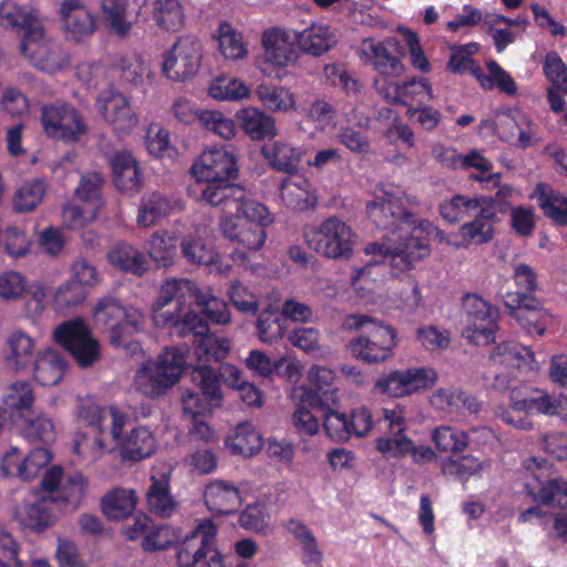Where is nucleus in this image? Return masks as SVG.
<instances>
[{"label": "nucleus", "mask_w": 567, "mask_h": 567, "mask_svg": "<svg viewBox=\"0 0 567 567\" xmlns=\"http://www.w3.org/2000/svg\"><path fill=\"white\" fill-rule=\"evenodd\" d=\"M86 295L87 291L82 285L70 279L55 289L52 302L56 310L64 311L83 303Z\"/></svg>", "instance_id": "53"}, {"label": "nucleus", "mask_w": 567, "mask_h": 567, "mask_svg": "<svg viewBox=\"0 0 567 567\" xmlns=\"http://www.w3.org/2000/svg\"><path fill=\"white\" fill-rule=\"evenodd\" d=\"M35 395L30 383L21 381L11 383L3 396V413L18 424L30 417L35 411Z\"/></svg>", "instance_id": "23"}, {"label": "nucleus", "mask_w": 567, "mask_h": 567, "mask_svg": "<svg viewBox=\"0 0 567 567\" xmlns=\"http://www.w3.org/2000/svg\"><path fill=\"white\" fill-rule=\"evenodd\" d=\"M33 377L43 386L56 385L66 370V362L58 350H40L32 363Z\"/></svg>", "instance_id": "29"}, {"label": "nucleus", "mask_w": 567, "mask_h": 567, "mask_svg": "<svg viewBox=\"0 0 567 567\" xmlns=\"http://www.w3.org/2000/svg\"><path fill=\"white\" fill-rule=\"evenodd\" d=\"M489 358L496 363L519 369L527 363L528 358H533V352L516 343L503 342L493 349Z\"/></svg>", "instance_id": "54"}, {"label": "nucleus", "mask_w": 567, "mask_h": 567, "mask_svg": "<svg viewBox=\"0 0 567 567\" xmlns=\"http://www.w3.org/2000/svg\"><path fill=\"white\" fill-rule=\"evenodd\" d=\"M185 368V353L178 348H165L155 360L144 362L136 372V389L150 399H158L181 380Z\"/></svg>", "instance_id": "4"}, {"label": "nucleus", "mask_w": 567, "mask_h": 567, "mask_svg": "<svg viewBox=\"0 0 567 567\" xmlns=\"http://www.w3.org/2000/svg\"><path fill=\"white\" fill-rule=\"evenodd\" d=\"M184 258L194 265H212L216 261V251L200 237H187L181 241Z\"/></svg>", "instance_id": "49"}, {"label": "nucleus", "mask_w": 567, "mask_h": 567, "mask_svg": "<svg viewBox=\"0 0 567 567\" xmlns=\"http://www.w3.org/2000/svg\"><path fill=\"white\" fill-rule=\"evenodd\" d=\"M194 281L187 278H171L161 286L152 306L153 321L159 328H174L181 337L189 331L202 333L205 330L197 312L188 310L192 306Z\"/></svg>", "instance_id": "1"}, {"label": "nucleus", "mask_w": 567, "mask_h": 567, "mask_svg": "<svg viewBox=\"0 0 567 567\" xmlns=\"http://www.w3.org/2000/svg\"><path fill=\"white\" fill-rule=\"evenodd\" d=\"M399 47L395 38H388L382 42L371 39L364 40L363 52L373 61V65L381 72L391 76H399L403 72L400 60L392 54V50Z\"/></svg>", "instance_id": "28"}, {"label": "nucleus", "mask_w": 567, "mask_h": 567, "mask_svg": "<svg viewBox=\"0 0 567 567\" xmlns=\"http://www.w3.org/2000/svg\"><path fill=\"white\" fill-rule=\"evenodd\" d=\"M225 445L234 455L250 457L262 447V437L252 426L240 424L235 433L226 439Z\"/></svg>", "instance_id": "41"}, {"label": "nucleus", "mask_w": 567, "mask_h": 567, "mask_svg": "<svg viewBox=\"0 0 567 567\" xmlns=\"http://www.w3.org/2000/svg\"><path fill=\"white\" fill-rule=\"evenodd\" d=\"M79 415L89 426L97 432V435L94 437V444L101 451L110 447V439L118 440V434L122 433L125 424L124 415L115 409L101 408L92 402L82 404Z\"/></svg>", "instance_id": "13"}, {"label": "nucleus", "mask_w": 567, "mask_h": 567, "mask_svg": "<svg viewBox=\"0 0 567 567\" xmlns=\"http://www.w3.org/2000/svg\"><path fill=\"white\" fill-rule=\"evenodd\" d=\"M532 197L536 198L544 215L556 226H567V197L545 183L536 185Z\"/></svg>", "instance_id": "31"}, {"label": "nucleus", "mask_w": 567, "mask_h": 567, "mask_svg": "<svg viewBox=\"0 0 567 567\" xmlns=\"http://www.w3.org/2000/svg\"><path fill=\"white\" fill-rule=\"evenodd\" d=\"M59 12L66 38L72 41L81 42L97 29L95 16L81 0H63Z\"/></svg>", "instance_id": "19"}, {"label": "nucleus", "mask_w": 567, "mask_h": 567, "mask_svg": "<svg viewBox=\"0 0 567 567\" xmlns=\"http://www.w3.org/2000/svg\"><path fill=\"white\" fill-rule=\"evenodd\" d=\"M219 49L226 59H239L247 54L243 43V37L236 32L230 24L221 22L219 24Z\"/></svg>", "instance_id": "61"}, {"label": "nucleus", "mask_w": 567, "mask_h": 567, "mask_svg": "<svg viewBox=\"0 0 567 567\" xmlns=\"http://www.w3.org/2000/svg\"><path fill=\"white\" fill-rule=\"evenodd\" d=\"M155 20L167 31H177L184 21V13L178 0H157L155 3Z\"/></svg>", "instance_id": "52"}, {"label": "nucleus", "mask_w": 567, "mask_h": 567, "mask_svg": "<svg viewBox=\"0 0 567 567\" xmlns=\"http://www.w3.org/2000/svg\"><path fill=\"white\" fill-rule=\"evenodd\" d=\"M261 154L274 169L288 174L296 173L301 162V152L284 141L264 144Z\"/></svg>", "instance_id": "32"}, {"label": "nucleus", "mask_w": 567, "mask_h": 567, "mask_svg": "<svg viewBox=\"0 0 567 567\" xmlns=\"http://www.w3.org/2000/svg\"><path fill=\"white\" fill-rule=\"evenodd\" d=\"M148 511L162 518L169 517L176 509L177 503L171 494L168 478L163 474L162 478L152 476V484L147 493Z\"/></svg>", "instance_id": "40"}, {"label": "nucleus", "mask_w": 567, "mask_h": 567, "mask_svg": "<svg viewBox=\"0 0 567 567\" xmlns=\"http://www.w3.org/2000/svg\"><path fill=\"white\" fill-rule=\"evenodd\" d=\"M204 502L215 515H230L237 512L241 499L235 485L225 481H214L205 488Z\"/></svg>", "instance_id": "25"}, {"label": "nucleus", "mask_w": 567, "mask_h": 567, "mask_svg": "<svg viewBox=\"0 0 567 567\" xmlns=\"http://www.w3.org/2000/svg\"><path fill=\"white\" fill-rule=\"evenodd\" d=\"M137 495L134 489L117 487L106 493L101 501L103 514L109 519H124L135 509Z\"/></svg>", "instance_id": "37"}, {"label": "nucleus", "mask_w": 567, "mask_h": 567, "mask_svg": "<svg viewBox=\"0 0 567 567\" xmlns=\"http://www.w3.org/2000/svg\"><path fill=\"white\" fill-rule=\"evenodd\" d=\"M233 215L247 219L251 224H258L262 229L271 223L268 208L264 204L250 198L244 188L243 198L234 206Z\"/></svg>", "instance_id": "51"}, {"label": "nucleus", "mask_w": 567, "mask_h": 567, "mask_svg": "<svg viewBox=\"0 0 567 567\" xmlns=\"http://www.w3.org/2000/svg\"><path fill=\"white\" fill-rule=\"evenodd\" d=\"M30 419L31 420H23L17 424L28 439L45 444L54 441V426L48 416L34 412Z\"/></svg>", "instance_id": "48"}, {"label": "nucleus", "mask_w": 567, "mask_h": 567, "mask_svg": "<svg viewBox=\"0 0 567 567\" xmlns=\"http://www.w3.org/2000/svg\"><path fill=\"white\" fill-rule=\"evenodd\" d=\"M198 123L214 134L229 140L235 135L236 127L231 118L219 111L200 110L197 113Z\"/></svg>", "instance_id": "56"}, {"label": "nucleus", "mask_w": 567, "mask_h": 567, "mask_svg": "<svg viewBox=\"0 0 567 567\" xmlns=\"http://www.w3.org/2000/svg\"><path fill=\"white\" fill-rule=\"evenodd\" d=\"M109 442L111 445L105 451L111 452L120 447L122 457L125 460L140 461L155 451V440L145 427L133 429L125 439H122L120 433L117 441L110 439Z\"/></svg>", "instance_id": "27"}, {"label": "nucleus", "mask_w": 567, "mask_h": 567, "mask_svg": "<svg viewBox=\"0 0 567 567\" xmlns=\"http://www.w3.org/2000/svg\"><path fill=\"white\" fill-rule=\"evenodd\" d=\"M536 411L548 416L567 414V396H551L547 392L529 386L513 388L509 392V405L499 406L497 415L508 425L528 431L534 426L529 413Z\"/></svg>", "instance_id": "3"}, {"label": "nucleus", "mask_w": 567, "mask_h": 567, "mask_svg": "<svg viewBox=\"0 0 567 567\" xmlns=\"http://www.w3.org/2000/svg\"><path fill=\"white\" fill-rule=\"evenodd\" d=\"M51 457V453L47 447L32 450L22 457V462L18 466V477L22 481L33 480L50 463Z\"/></svg>", "instance_id": "60"}, {"label": "nucleus", "mask_w": 567, "mask_h": 567, "mask_svg": "<svg viewBox=\"0 0 567 567\" xmlns=\"http://www.w3.org/2000/svg\"><path fill=\"white\" fill-rule=\"evenodd\" d=\"M462 316L465 326L494 318L491 306L475 293L462 298Z\"/></svg>", "instance_id": "62"}, {"label": "nucleus", "mask_w": 567, "mask_h": 567, "mask_svg": "<svg viewBox=\"0 0 567 567\" xmlns=\"http://www.w3.org/2000/svg\"><path fill=\"white\" fill-rule=\"evenodd\" d=\"M197 181H234L238 177V165L233 152L225 148H212L204 152L192 166Z\"/></svg>", "instance_id": "17"}, {"label": "nucleus", "mask_w": 567, "mask_h": 567, "mask_svg": "<svg viewBox=\"0 0 567 567\" xmlns=\"http://www.w3.org/2000/svg\"><path fill=\"white\" fill-rule=\"evenodd\" d=\"M334 405L327 409H318L323 413V429L328 436L337 442H346L350 439L349 419L347 414L333 410Z\"/></svg>", "instance_id": "57"}, {"label": "nucleus", "mask_w": 567, "mask_h": 567, "mask_svg": "<svg viewBox=\"0 0 567 567\" xmlns=\"http://www.w3.org/2000/svg\"><path fill=\"white\" fill-rule=\"evenodd\" d=\"M171 212L168 198L159 193L153 192L142 197L137 215V225L148 228L165 218Z\"/></svg>", "instance_id": "42"}, {"label": "nucleus", "mask_w": 567, "mask_h": 567, "mask_svg": "<svg viewBox=\"0 0 567 567\" xmlns=\"http://www.w3.org/2000/svg\"><path fill=\"white\" fill-rule=\"evenodd\" d=\"M296 39L293 31L289 32L278 28L267 30L262 34V45L267 62L277 66H287L295 62L297 53L293 49Z\"/></svg>", "instance_id": "24"}, {"label": "nucleus", "mask_w": 567, "mask_h": 567, "mask_svg": "<svg viewBox=\"0 0 567 567\" xmlns=\"http://www.w3.org/2000/svg\"><path fill=\"white\" fill-rule=\"evenodd\" d=\"M216 526L199 524L186 535L176 551L179 567H224V557L216 547Z\"/></svg>", "instance_id": "8"}, {"label": "nucleus", "mask_w": 567, "mask_h": 567, "mask_svg": "<svg viewBox=\"0 0 567 567\" xmlns=\"http://www.w3.org/2000/svg\"><path fill=\"white\" fill-rule=\"evenodd\" d=\"M219 229L226 239L247 250H259L266 240V231L260 225L236 215L221 217Z\"/></svg>", "instance_id": "21"}, {"label": "nucleus", "mask_w": 567, "mask_h": 567, "mask_svg": "<svg viewBox=\"0 0 567 567\" xmlns=\"http://www.w3.org/2000/svg\"><path fill=\"white\" fill-rule=\"evenodd\" d=\"M112 68L120 71L123 81L133 86H141L145 78L151 75L148 65L136 55H115L112 60Z\"/></svg>", "instance_id": "45"}, {"label": "nucleus", "mask_w": 567, "mask_h": 567, "mask_svg": "<svg viewBox=\"0 0 567 567\" xmlns=\"http://www.w3.org/2000/svg\"><path fill=\"white\" fill-rule=\"evenodd\" d=\"M112 182L115 188L126 195L138 194L144 184V174L140 162L132 152L116 151L109 157Z\"/></svg>", "instance_id": "18"}, {"label": "nucleus", "mask_w": 567, "mask_h": 567, "mask_svg": "<svg viewBox=\"0 0 567 567\" xmlns=\"http://www.w3.org/2000/svg\"><path fill=\"white\" fill-rule=\"evenodd\" d=\"M437 380L436 372L431 368H411L392 371L380 377L374 386L382 393L393 398L410 395L433 385Z\"/></svg>", "instance_id": "14"}, {"label": "nucleus", "mask_w": 567, "mask_h": 567, "mask_svg": "<svg viewBox=\"0 0 567 567\" xmlns=\"http://www.w3.org/2000/svg\"><path fill=\"white\" fill-rule=\"evenodd\" d=\"M0 19L8 24L19 28L23 35H30L35 27H43L33 10L18 6L12 1H3L0 4Z\"/></svg>", "instance_id": "44"}, {"label": "nucleus", "mask_w": 567, "mask_h": 567, "mask_svg": "<svg viewBox=\"0 0 567 567\" xmlns=\"http://www.w3.org/2000/svg\"><path fill=\"white\" fill-rule=\"evenodd\" d=\"M196 303L206 316L218 324H226L230 321V312L227 305L215 297L204 293L194 281V293L192 296V305Z\"/></svg>", "instance_id": "47"}, {"label": "nucleus", "mask_w": 567, "mask_h": 567, "mask_svg": "<svg viewBox=\"0 0 567 567\" xmlns=\"http://www.w3.org/2000/svg\"><path fill=\"white\" fill-rule=\"evenodd\" d=\"M367 214L372 223L381 229L398 230L412 229L416 223L414 215L399 200L380 197L367 204Z\"/></svg>", "instance_id": "16"}, {"label": "nucleus", "mask_w": 567, "mask_h": 567, "mask_svg": "<svg viewBox=\"0 0 567 567\" xmlns=\"http://www.w3.org/2000/svg\"><path fill=\"white\" fill-rule=\"evenodd\" d=\"M472 218L473 220L464 223L461 227L463 237L478 245L491 241L494 237L495 220L482 217L476 210Z\"/></svg>", "instance_id": "58"}, {"label": "nucleus", "mask_w": 567, "mask_h": 567, "mask_svg": "<svg viewBox=\"0 0 567 567\" xmlns=\"http://www.w3.org/2000/svg\"><path fill=\"white\" fill-rule=\"evenodd\" d=\"M236 117L239 126L252 140L272 138L278 134L275 118L258 109H243Z\"/></svg>", "instance_id": "33"}, {"label": "nucleus", "mask_w": 567, "mask_h": 567, "mask_svg": "<svg viewBox=\"0 0 567 567\" xmlns=\"http://www.w3.org/2000/svg\"><path fill=\"white\" fill-rule=\"evenodd\" d=\"M476 202L472 197L455 195L449 203L440 205L442 217L449 223H458L473 217Z\"/></svg>", "instance_id": "59"}, {"label": "nucleus", "mask_w": 567, "mask_h": 567, "mask_svg": "<svg viewBox=\"0 0 567 567\" xmlns=\"http://www.w3.org/2000/svg\"><path fill=\"white\" fill-rule=\"evenodd\" d=\"M41 122L52 137L78 140L87 130L81 114L70 105H50L42 110Z\"/></svg>", "instance_id": "15"}, {"label": "nucleus", "mask_w": 567, "mask_h": 567, "mask_svg": "<svg viewBox=\"0 0 567 567\" xmlns=\"http://www.w3.org/2000/svg\"><path fill=\"white\" fill-rule=\"evenodd\" d=\"M147 0H127L125 6L122 0H102V12L105 22L112 33L120 38H126L132 29V21L126 19V7H135V16H138Z\"/></svg>", "instance_id": "30"}, {"label": "nucleus", "mask_w": 567, "mask_h": 567, "mask_svg": "<svg viewBox=\"0 0 567 567\" xmlns=\"http://www.w3.org/2000/svg\"><path fill=\"white\" fill-rule=\"evenodd\" d=\"M192 380L198 385L202 395L210 406H220L223 392L220 386V374L208 364H200L193 369Z\"/></svg>", "instance_id": "43"}, {"label": "nucleus", "mask_w": 567, "mask_h": 567, "mask_svg": "<svg viewBox=\"0 0 567 567\" xmlns=\"http://www.w3.org/2000/svg\"><path fill=\"white\" fill-rule=\"evenodd\" d=\"M93 318L96 327L107 333L113 347L124 348L132 354L142 351L137 341L130 340L145 323L144 313L138 308L124 306L114 297H104L94 306Z\"/></svg>", "instance_id": "2"}, {"label": "nucleus", "mask_w": 567, "mask_h": 567, "mask_svg": "<svg viewBox=\"0 0 567 567\" xmlns=\"http://www.w3.org/2000/svg\"><path fill=\"white\" fill-rule=\"evenodd\" d=\"M293 39L303 52L315 56L329 51L337 42L329 27L316 24L303 31L293 30Z\"/></svg>", "instance_id": "36"}, {"label": "nucleus", "mask_w": 567, "mask_h": 567, "mask_svg": "<svg viewBox=\"0 0 567 567\" xmlns=\"http://www.w3.org/2000/svg\"><path fill=\"white\" fill-rule=\"evenodd\" d=\"M248 87L237 79L220 76L209 86V95L216 100H239L248 96Z\"/></svg>", "instance_id": "63"}, {"label": "nucleus", "mask_w": 567, "mask_h": 567, "mask_svg": "<svg viewBox=\"0 0 567 567\" xmlns=\"http://www.w3.org/2000/svg\"><path fill=\"white\" fill-rule=\"evenodd\" d=\"M200 194L204 202L210 206L220 207L229 215L234 214V206L243 198V187L231 181H205Z\"/></svg>", "instance_id": "26"}, {"label": "nucleus", "mask_w": 567, "mask_h": 567, "mask_svg": "<svg viewBox=\"0 0 567 567\" xmlns=\"http://www.w3.org/2000/svg\"><path fill=\"white\" fill-rule=\"evenodd\" d=\"M54 340L65 348L82 368L93 365L101 358L100 343L82 319L61 323L54 331Z\"/></svg>", "instance_id": "9"}, {"label": "nucleus", "mask_w": 567, "mask_h": 567, "mask_svg": "<svg viewBox=\"0 0 567 567\" xmlns=\"http://www.w3.org/2000/svg\"><path fill=\"white\" fill-rule=\"evenodd\" d=\"M255 93L264 107L270 112L286 113L296 110L295 95L285 86L261 82L256 86Z\"/></svg>", "instance_id": "39"}, {"label": "nucleus", "mask_w": 567, "mask_h": 567, "mask_svg": "<svg viewBox=\"0 0 567 567\" xmlns=\"http://www.w3.org/2000/svg\"><path fill=\"white\" fill-rule=\"evenodd\" d=\"M177 247V238L169 233L155 231L150 240V256L159 267L173 265Z\"/></svg>", "instance_id": "46"}, {"label": "nucleus", "mask_w": 567, "mask_h": 567, "mask_svg": "<svg viewBox=\"0 0 567 567\" xmlns=\"http://www.w3.org/2000/svg\"><path fill=\"white\" fill-rule=\"evenodd\" d=\"M535 501H540L550 507H567V481L561 477H554L542 484Z\"/></svg>", "instance_id": "55"}, {"label": "nucleus", "mask_w": 567, "mask_h": 567, "mask_svg": "<svg viewBox=\"0 0 567 567\" xmlns=\"http://www.w3.org/2000/svg\"><path fill=\"white\" fill-rule=\"evenodd\" d=\"M310 385L301 386L300 402L311 409H327L338 403V389L332 385L333 372L327 368H311Z\"/></svg>", "instance_id": "20"}, {"label": "nucleus", "mask_w": 567, "mask_h": 567, "mask_svg": "<svg viewBox=\"0 0 567 567\" xmlns=\"http://www.w3.org/2000/svg\"><path fill=\"white\" fill-rule=\"evenodd\" d=\"M34 341L22 330L12 331L6 340L4 361L10 370H23L31 360Z\"/></svg>", "instance_id": "35"}, {"label": "nucleus", "mask_w": 567, "mask_h": 567, "mask_svg": "<svg viewBox=\"0 0 567 567\" xmlns=\"http://www.w3.org/2000/svg\"><path fill=\"white\" fill-rule=\"evenodd\" d=\"M44 192V184L40 179H33L23 184L14 193V210L19 213L33 210L41 203Z\"/></svg>", "instance_id": "50"}, {"label": "nucleus", "mask_w": 567, "mask_h": 567, "mask_svg": "<svg viewBox=\"0 0 567 567\" xmlns=\"http://www.w3.org/2000/svg\"><path fill=\"white\" fill-rule=\"evenodd\" d=\"M364 252L377 257L373 261L375 265L389 261L392 268L404 272L414 268L415 262L429 257L431 249L424 239L414 235H400L399 239L369 243Z\"/></svg>", "instance_id": "7"}, {"label": "nucleus", "mask_w": 567, "mask_h": 567, "mask_svg": "<svg viewBox=\"0 0 567 567\" xmlns=\"http://www.w3.org/2000/svg\"><path fill=\"white\" fill-rule=\"evenodd\" d=\"M396 344L395 329L377 323L369 333L352 338L346 348L357 360L375 364L391 359Z\"/></svg>", "instance_id": "10"}, {"label": "nucleus", "mask_w": 567, "mask_h": 567, "mask_svg": "<svg viewBox=\"0 0 567 567\" xmlns=\"http://www.w3.org/2000/svg\"><path fill=\"white\" fill-rule=\"evenodd\" d=\"M109 262L116 269L142 277L148 270L144 254L127 243H118L107 254Z\"/></svg>", "instance_id": "34"}, {"label": "nucleus", "mask_w": 567, "mask_h": 567, "mask_svg": "<svg viewBox=\"0 0 567 567\" xmlns=\"http://www.w3.org/2000/svg\"><path fill=\"white\" fill-rule=\"evenodd\" d=\"M202 49L198 39L194 35L179 38L165 56L162 71L172 81H186L199 70Z\"/></svg>", "instance_id": "12"}, {"label": "nucleus", "mask_w": 567, "mask_h": 567, "mask_svg": "<svg viewBox=\"0 0 567 567\" xmlns=\"http://www.w3.org/2000/svg\"><path fill=\"white\" fill-rule=\"evenodd\" d=\"M99 112L121 133L132 131L138 123L127 99L115 91H104L97 100Z\"/></svg>", "instance_id": "22"}, {"label": "nucleus", "mask_w": 567, "mask_h": 567, "mask_svg": "<svg viewBox=\"0 0 567 567\" xmlns=\"http://www.w3.org/2000/svg\"><path fill=\"white\" fill-rule=\"evenodd\" d=\"M436 447L443 452H462L468 444L467 434L450 426H441L433 432Z\"/></svg>", "instance_id": "64"}, {"label": "nucleus", "mask_w": 567, "mask_h": 567, "mask_svg": "<svg viewBox=\"0 0 567 567\" xmlns=\"http://www.w3.org/2000/svg\"><path fill=\"white\" fill-rule=\"evenodd\" d=\"M86 481L80 473L68 477L62 486V495L58 497H41L38 502L25 505L21 526L25 530L37 534L52 527L56 520L54 504L59 499L71 504H78L85 494Z\"/></svg>", "instance_id": "5"}, {"label": "nucleus", "mask_w": 567, "mask_h": 567, "mask_svg": "<svg viewBox=\"0 0 567 567\" xmlns=\"http://www.w3.org/2000/svg\"><path fill=\"white\" fill-rule=\"evenodd\" d=\"M303 237L308 247L330 259H348L353 251L354 235L339 218L331 216L319 226H307Z\"/></svg>", "instance_id": "6"}, {"label": "nucleus", "mask_w": 567, "mask_h": 567, "mask_svg": "<svg viewBox=\"0 0 567 567\" xmlns=\"http://www.w3.org/2000/svg\"><path fill=\"white\" fill-rule=\"evenodd\" d=\"M19 50L34 68L43 72L55 73L70 63L68 53L56 43L44 40L43 27H35L30 35H23Z\"/></svg>", "instance_id": "11"}, {"label": "nucleus", "mask_w": 567, "mask_h": 567, "mask_svg": "<svg viewBox=\"0 0 567 567\" xmlns=\"http://www.w3.org/2000/svg\"><path fill=\"white\" fill-rule=\"evenodd\" d=\"M205 330L202 333L189 331L194 337V344L199 360H224L230 350V341L209 332L207 322L202 318Z\"/></svg>", "instance_id": "38"}]
</instances>
